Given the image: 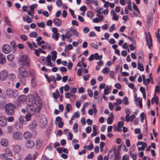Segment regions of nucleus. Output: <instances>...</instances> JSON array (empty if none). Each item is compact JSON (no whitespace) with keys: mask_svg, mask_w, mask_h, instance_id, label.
Here are the masks:
<instances>
[{"mask_svg":"<svg viewBox=\"0 0 160 160\" xmlns=\"http://www.w3.org/2000/svg\"><path fill=\"white\" fill-rule=\"evenodd\" d=\"M18 61L22 66L28 67L30 65L29 57L26 55L20 56L18 58Z\"/></svg>","mask_w":160,"mask_h":160,"instance_id":"obj_1","label":"nucleus"},{"mask_svg":"<svg viewBox=\"0 0 160 160\" xmlns=\"http://www.w3.org/2000/svg\"><path fill=\"white\" fill-rule=\"evenodd\" d=\"M4 109L6 114L9 116H11L14 113L15 108L11 103H8L4 106Z\"/></svg>","mask_w":160,"mask_h":160,"instance_id":"obj_2","label":"nucleus"},{"mask_svg":"<svg viewBox=\"0 0 160 160\" xmlns=\"http://www.w3.org/2000/svg\"><path fill=\"white\" fill-rule=\"evenodd\" d=\"M6 94L7 96L11 98H15L17 97L19 94L17 90H13L11 88H8L7 90Z\"/></svg>","mask_w":160,"mask_h":160,"instance_id":"obj_3","label":"nucleus"},{"mask_svg":"<svg viewBox=\"0 0 160 160\" xmlns=\"http://www.w3.org/2000/svg\"><path fill=\"white\" fill-rule=\"evenodd\" d=\"M19 73L22 77L25 78L28 76V72L27 69L22 66H20L18 69Z\"/></svg>","mask_w":160,"mask_h":160,"instance_id":"obj_4","label":"nucleus"},{"mask_svg":"<svg viewBox=\"0 0 160 160\" xmlns=\"http://www.w3.org/2000/svg\"><path fill=\"white\" fill-rule=\"evenodd\" d=\"M47 119L44 116H42L39 120V126L42 128H45L47 125Z\"/></svg>","mask_w":160,"mask_h":160,"instance_id":"obj_5","label":"nucleus"},{"mask_svg":"<svg viewBox=\"0 0 160 160\" xmlns=\"http://www.w3.org/2000/svg\"><path fill=\"white\" fill-rule=\"evenodd\" d=\"M8 75L7 70H3L0 72V80L2 81L6 80Z\"/></svg>","mask_w":160,"mask_h":160,"instance_id":"obj_6","label":"nucleus"},{"mask_svg":"<svg viewBox=\"0 0 160 160\" xmlns=\"http://www.w3.org/2000/svg\"><path fill=\"white\" fill-rule=\"evenodd\" d=\"M33 104L36 107V108L38 109V110H40L42 107V101L39 97H36L35 98Z\"/></svg>","mask_w":160,"mask_h":160,"instance_id":"obj_7","label":"nucleus"},{"mask_svg":"<svg viewBox=\"0 0 160 160\" xmlns=\"http://www.w3.org/2000/svg\"><path fill=\"white\" fill-rule=\"evenodd\" d=\"M9 81L7 83L9 84H12L13 85L16 79V75L12 73H10L8 75Z\"/></svg>","mask_w":160,"mask_h":160,"instance_id":"obj_8","label":"nucleus"},{"mask_svg":"<svg viewBox=\"0 0 160 160\" xmlns=\"http://www.w3.org/2000/svg\"><path fill=\"white\" fill-rule=\"evenodd\" d=\"M12 137L14 140H20L22 138V135L18 132H15L12 134Z\"/></svg>","mask_w":160,"mask_h":160,"instance_id":"obj_9","label":"nucleus"},{"mask_svg":"<svg viewBox=\"0 0 160 160\" xmlns=\"http://www.w3.org/2000/svg\"><path fill=\"white\" fill-rule=\"evenodd\" d=\"M2 52L5 54L9 53L11 51V48L8 44H5L2 47Z\"/></svg>","mask_w":160,"mask_h":160,"instance_id":"obj_10","label":"nucleus"},{"mask_svg":"<svg viewBox=\"0 0 160 160\" xmlns=\"http://www.w3.org/2000/svg\"><path fill=\"white\" fill-rule=\"evenodd\" d=\"M12 155L11 152L9 149H8L6 152L1 154L0 155V157L2 159H5L8 157L12 156Z\"/></svg>","mask_w":160,"mask_h":160,"instance_id":"obj_11","label":"nucleus"},{"mask_svg":"<svg viewBox=\"0 0 160 160\" xmlns=\"http://www.w3.org/2000/svg\"><path fill=\"white\" fill-rule=\"evenodd\" d=\"M27 109L28 111L32 114L34 113L36 111H37V109L38 110V109L36 108V107L33 104L32 105H28Z\"/></svg>","mask_w":160,"mask_h":160,"instance_id":"obj_12","label":"nucleus"},{"mask_svg":"<svg viewBox=\"0 0 160 160\" xmlns=\"http://www.w3.org/2000/svg\"><path fill=\"white\" fill-rule=\"evenodd\" d=\"M7 124V119L4 116L0 117V127H5Z\"/></svg>","mask_w":160,"mask_h":160,"instance_id":"obj_13","label":"nucleus"},{"mask_svg":"<svg viewBox=\"0 0 160 160\" xmlns=\"http://www.w3.org/2000/svg\"><path fill=\"white\" fill-rule=\"evenodd\" d=\"M34 146V142L31 140L27 141L26 142V146L27 148H32Z\"/></svg>","mask_w":160,"mask_h":160,"instance_id":"obj_14","label":"nucleus"},{"mask_svg":"<svg viewBox=\"0 0 160 160\" xmlns=\"http://www.w3.org/2000/svg\"><path fill=\"white\" fill-rule=\"evenodd\" d=\"M99 57H100L98 53H96L94 54H92L91 55L90 57L88 58V60L90 61L93 60L94 58L97 60H99Z\"/></svg>","mask_w":160,"mask_h":160,"instance_id":"obj_15","label":"nucleus"},{"mask_svg":"<svg viewBox=\"0 0 160 160\" xmlns=\"http://www.w3.org/2000/svg\"><path fill=\"white\" fill-rule=\"evenodd\" d=\"M37 126L36 122L34 120H32L30 122L29 127L30 129L32 130H34L36 128Z\"/></svg>","mask_w":160,"mask_h":160,"instance_id":"obj_16","label":"nucleus"},{"mask_svg":"<svg viewBox=\"0 0 160 160\" xmlns=\"http://www.w3.org/2000/svg\"><path fill=\"white\" fill-rule=\"evenodd\" d=\"M53 22L54 25L57 27H59L62 23V21L58 18H54L53 19Z\"/></svg>","mask_w":160,"mask_h":160,"instance_id":"obj_17","label":"nucleus"},{"mask_svg":"<svg viewBox=\"0 0 160 160\" xmlns=\"http://www.w3.org/2000/svg\"><path fill=\"white\" fill-rule=\"evenodd\" d=\"M152 14L151 13H149L147 16V22L148 25H151L152 22Z\"/></svg>","mask_w":160,"mask_h":160,"instance_id":"obj_18","label":"nucleus"},{"mask_svg":"<svg viewBox=\"0 0 160 160\" xmlns=\"http://www.w3.org/2000/svg\"><path fill=\"white\" fill-rule=\"evenodd\" d=\"M124 125L123 122L122 121L118 122L117 127H115V130H117L118 132L122 131L121 128L123 127Z\"/></svg>","mask_w":160,"mask_h":160,"instance_id":"obj_19","label":"nucleus"},{"mask_svg":"<svg viewBox=\"0 0 160 160\" xmlns=\"http://www.w3.org/2000/svg\"><path fill=\"white\" fill-rule=\"evenodd\" d=\"M148 34H149L150 42H149L148 39L147 35V33H146V42H147V44L148 45L149 48H150V45L151 46H152V38L151 37V35H150L149 32H148Z\"/></svg>","mask_w":160,"mask_h":160,"instance_id":"obj_20","label":"nucleus"},{"mask_svg":"<svg viewBox=\"0 0 160 160\" xmlns=\"http://www.w3.org/2000/svg\"><path fill=\"white\" fill-rule=\"evenodd\" d=\"M51 56L50 55L48 56L46 61V65L47 66H50L52 67H53V65H52V63L51 61Z\"/></svg>","mask_w":160,"mask_h":160,"instance_id":"obj_21","label":"nucleus"},{"mask_svg":"<svg viewBox=\"0 0 160 160\" xmlns=\"http://www.w3.org/2000/svg\"><path fill=\"white\" fill-rule=\"evenodd\" d=\"M130 116H127V117H125V120L127 122H128L129 121L132 122L133 121L134 118H135V116L134 114L132 115L130 117Z\"/></svg>","mask_w":160,"mask_h":160,"instance_id":"obj_22","label":"nucleus"},{"mask_svg":"<svg viewBox=\"0 0 160 160\" xmlns=\"http://www.w3.org/2000/svg\"><path fill=\"white\" fill-rule=\"evenodd\" d=\"M73 29H69L68 30L65 34V38H68L71 37L73 34Z\"/></svg>","mask_w":160,"mask_h":160,"instance_id":"obj_23","label":"nucleus"},{"mask_svg":"<svg viewBox=\"0 0 160 160\" xmlns=\"http://www.w3.org/2000/svg\"><path fill=\"white\" fill-rule=\"evenodd\" d=\"M29 74L32 79H34L36 77V73L35 71L32 69H30L28 71Z\"/></svg>","mask_w":160,"mask_h":160,"instance_id":"obj_24","label":"nucleus"},{"mask_svg":"<svg viewBox=\"0 0 160 160\" xmlns=\"http://www.w3.org/2000/svg\"><path fill=\"white\" fill-rule=\"evenodd\" d=\"M111 15L112 16V19L113 20L118 21V16L117 15L114 11H112L111 12Z\"/></svg>","mask_w":160,"mask_h":160,"instance_id":"obj_25","label":"nucleus"},{"mask_svg":"<svg viewBox=\"0 0 160 160\" xmlns=\"http://www.w3.org/2000/svg\"><path fill=\"white\" fill-rule=\"evenodd\" d=\"M26 98V97L25 95H21L20 96L18 97V99L19 101L21 102H25Z\"/></svg>","mask_w":160,"mask_h":160,"instance_id":"obj_26","label":"nucleus"},{"mask_svg":"<svg viewBox=\"0 0 160 160\" xmlns=\"http://www.w3.org/2000/svg\"><path fill=\"white\" fill-rule=\"evenodd\" d=\"M6 62L5 57L3 56L2 54L0 53V63L3 64Z\"/></svg>","mask_w":160,"mask_h":160,"instance_id":"obj_27","label":"nucleus"},{"mask_svg":"<svg viewBox=\"0 0 160 160\" xmlns=\"http://www.w3.org/2000/svg\"><path fill=\"white\" fill-rule=\"evenodd\" d=\"M1 144L3 146H6L8 144V141L6 138H2L1 140Z\"/></svg>","mask_w":160,"mask_h":160,"instance_id":"obj_28","label":"nucleus"},{"mask_svg":"<svg viewBox=\"0 0 160 160\" xmlns=\"http://www.w3.org/2000/svg\"><path fill=\"white\" fill-rule=\"evenodd\" d=\"M23 136L25 139H28L32 137V135L29 132L26 131L24 133Z\"/></svg>","mask_w":160,"mask_h":160,"instance_id":"obj_29","label":"nucleus"},{"mask_svg":"<svg viewBox=\"0 0 160 160\" xmlns=\"http://www.w3.org/2000/svg\"><path fill=\"white\" fill-rule=\"evenodd\" d=\"M20 150L21 148L18 145H16L13 148V151L15 153H18Z\"/></svg>","mask_w":160,"mask_h":160,"instance_id":"obj_30","label":"nucleus"},{"mask_svg":"<svg viewBox=\"0 0 160 160\" xmlns=\"http://www.w3.org/2000/svg\"><path fill=\"white\" fill-rule=\"evenodd\" d=\"M138 69L141 71H143L144 70V68L143 65L142 63H140L139 61L138 63Z\"/></svg>","mask_w":160,"mask_h":160,"instance_id":"obj_31","label":"nucleus"},{"mask_svg":"<svg viewBox=\"0 0 160 160\" xmlns=\"http://www.w3.org/2000/svg\"><path fill=\"white\" fill-rule=\"evenodd\" d=\"M101 11H97L98 12L97 16L100 19V21H102L104 18L103 16L102 15L103 12H101Z\"/></svg>","mask_w":160,"mask_h":160,"instance_id":"obj_32","label":"nucleus"},{"mask_svg":"<svg viewBox=\"0 0 160 160\" xmlns=\"http://www.w3.org/2000/svg\"><path fill=\"white\" fill-rule=\"evenodd\" d=\"M52 37L53 39L57 40L60 37L59 34L58 33H52Z\"/></svg>","mask_w":160,"mask_h":160,"instance_id":"obj_33","label":"nucleus"},{"mask_svg":"<svg viewBox=\"0 0 160 160\" xmlns=\"http://www.w3.org/2000/svg\"><path fill=\"white\" fill-rule=\"evenodd\" d=\"M111 89V88L109 86H107L104 88V94L105 95H108L109 94L110 92H109V90Z\"/></svg>","mask_w":160,"mask_h":160,"instance_id":"obj_34","label":"nucleus"},{"mask_svg":"<svg viewBox=\"0 0 160 160\" xmlns=\"http://www.w3.org/2000/svg\"><path fill=\"white\" fill-rule=\"evenodd\" d=\"M80 114L79 112L78 111H77L75 113H74L73 115L71 117L72 120H74L75 119V118H78L79 117Z\"/></svg>","mask_w":160,"mask_h":160,"instance_id":"obj_35","label":"nucleus"},{"mask_svg":"<svg viewBox=\"0 0 160 160\" xmlns=\"http://www.w3.org/2000/svg\"><path fill=\"white\" fill-rule=\"evenodd\" d=\"M14 56L13 54H10L8 55L7 57V59L10 61H12L14 59Z\"/></svg>","mask_w":160,"mask_h":160,"instance_id":"obj_36","label":"nucleus"},{"mask_svg":"<svg viewBox=\"0 0 160 160\" xmlns=\"http://www.w3.org/2000/svg\"><path fill=\"white\" fill-rule=\"evenodd\" d=\"M110 114L112 117H109L107 119V123L109 124L112 123L113 117L112 113H111Z\"/></svg>","mask_w":160,"mask_h":160,"instance_id":"obj_37","label":"nucleus"},{"mask_svg":"<svg viewBox=\"0 0 160 160\" xmlns=\"http://www.w3.org/2000/svg\"><path fill=\"white\" fill-rule=\"evenodd\" d=\"M110 71V68L107 67H106L103 69L102 72L104 74H108Z\"/></svg>","mask_w":160,"mask_h":160,"instance_id":"obj_38","label":"nucleus"},{"mask_svg":"<svg viewBox=\"0 0 160 160\" xmlns=\"http://www.w3.org/2000/svg\"><path fill=\"white\" fill-rule=\"evenodd\" d=\"M151 103L153 104L156 103L157 105L158 103V97H155L154 99L152 98L151 99Z\"/></svg>","mask_w":160,"mask_h":160,"instance_id":"obj_39","label":"nucleus"},{"mask_svg":"<svg viewBox=\"0 0 160 160\" xmlns=\"http://www.w3.org/2000/svg\"><path fill=\"white\" fill-rule=\"evenodd\" d=\"M116 101L117 102L114 103V106H118L121 104L122 102V100L121 99H116Z\"/></svg>","mask_w":160,"mask_h":160,"instance_id":"obj_40","label":"nucleus"},{"mask_svg":"<svg viewBox=\"0 0 160 160\" xmlns=\"http://www.w3.org/2000/svg\"><path fill=\"white\" fill-rule=\"evenodd\" d=\"M59 95V93L58 90L56 92H53L52 94L53 97L54 99H57Z\"/></svg>","mask_w":160,"mask_h":160,"instance_id":"obj_41","label":"nucleus"},{"mask_svg":"<svg viewBox=\"0 0 160 160\" xmlns=\"http://www.w3.org/2000/svg\"><path fill=\"white\" fill-rule=\"evenodd\" d=\"M37 24L39 27L41 28H44L45 26V23L43 22L41 23L37 22Z\"/></svg>","mask_w":160,"mask_h":160,"instance_id":"obj_42","label":"nucleus"},{"mask_svg":"<svg viewBox=\"0 0 160 160\" xmlns=\"http://www.w3.org/2000/svg\"><path fill=\"white\" fill-rule=\"evenodd\" d=\"M16 127L17 129L20 130L23 127L22 123H18L16 124Z\"/></svg>","mask_w":160,"mask_h":160,"instance_id":"obj_43","label":"nucleus"},{"mask_svg":"<svg viewBox=\"0 0 160 160\" xmlns=\"http://www.w3.org/2000/svg\"><path fill=\"white\" fill-rule=\"evenodd\" d=\"M151 80V78H148L147 79H145L143 81L144 84L146 86H147Z\"/></svg>","mask_w":160,"mask_h":160,"instance_id":"obj_44","label":"nucleus"},{"mask_svg":"<svg viewBox=\"0 0 160 160\" xmlns=\"http://www.w3.org/2000/svg\"><path fill=\"white\" fill-rule=\"evenodd\" d=\"M4 22H5L8 26H11V24L10 23L8 17L5 16L4 17Z\"/></svg>","mask_w":160,"mask_h":160,"instance_id":"obj_45","label":"nucleus"},{"mask_svg":"<svg viewBox=\"0 0 160 160\" xmlns=\"http://www.w3.org/2000/svg\"><path fill=\"white\" fill-rule=\"evenodd\" d=\"M78 124L77 123H75L73 127V129L74 131L75 132H77L78 131Z\"/></svg>","mask_w":160,"mask_h":160,"instance_id":"obj_46","label":"nucleus"},{"mask_svg":"<svg viewBox=\"0 0 160 160\" xmlns=\"http://www.w3.org/2000/svg\"><path fill=\"white\" fill-rule=\"evenodd\" d=\"M29 36L32 37L36 38L38 37V35L36 32H32L30 34Z\"/></svg>","mask_w":160,"mask_h":160,"instance_id":"obj_47","label":"nucleus"},{"mask_svg":"<svg viewBox=\"0 0 160 160\" xmlns=\"http://www.w3.org/2000/svg\"><path fill=\"white\" fill-rule=\"evenodd\" d=\"M20 38L24 41H27L28 39V37L25 35H22L20 36Z\"/></svg>","mask_w":160,"mask_h":160,"instance_id":"obj_48","label":"nucleus"},{"mask_svg":"<svg viewBox=\"0 0 160 160\" xmlns=\"http://www.w3.org/2000/svg\"><path fill=\"white\" fill-rule=\"evenodd\" d=\"M138 54H140V55L139 56V59L138 61H139L140 62V61H141V62H142L143 61V56L142 54V52H138Z\"/></svg>","mask_w":160,"mask_h":160,"instance_id":"obj_49","label":"nucleus"},{"mask_svg":"<svg viewBox=\"0 0 160 160\" xmlns=\"http://www.w3.org/2000/svg\"><path fill=\"white\" fill-rule=\"evenodd\" d=\"M130 156L132 158L133 160L137 159V155L135 153H132L131 151H130Z\"/></svg>","mask_w":160,"mask_h":160,"instance_id":"obj_50","label":"nucleus"},{"mask_svg":"<svg viewBox=\"0 0 160 160\" xmlns=\"http://www.w3.org/2000/svg\"><path fill=\"white\" fill-rule=\"evenodd\" d=\"M160 92V86H156L155 88V93L154 94V96L156 95V92Z\"/></svg>","mask_w":160,"mask_h":160,"instance_id":"obj_51","label":"nucleus"},{"mask_svg":"<svg viewBox=\"0 0 160 160\" xmlns=\"http://www.w3.org/2000/svg\"><path fill=\"white\" fill-rule=\"evenodd\" d=\"M37 6L38 5L36 4L32 5L29 6L30 10H34Z\"/></svg>","mask_w":160,"mask_h":160,"instance_id":"obj_52","label":"nucleus"},{"mask_svg":"<svg viewBox=\"0 0 160 160\" xmlns=\"http://www.w3.org/2000/svg\"><path fill=\"white\" fill-rule=\"evenodd\" d=\"M124 104L125 105H127L128 104L129 102L128 98L126 97H124L123 99Z\"/></svg>","mask_w":160,"mask_h":160,"instance_id":"obj_53","label":"nucleus"},{"mask_svg":"<svg viewBox=\"0 0 160 160\" xmlns=\"http://www.w3.org/2000/svg\"><path fill=\"white\" fill-rule=\"evenodd\" d=\"M87 16L89 17H93L94 16V14L91 11H89L87 13Z\"/></svg>","mask_w":160,"mask_h":160,"instance_id":"obj_54","label":"nucleus"},{"mask_svg":"<svg viewBox=\"0 0 160 160\" xmlns=\"http://www.w3.org/2000/svg\"><path fill=\"white\" fill-rule=\"evenodd\" d=\"M7 132L8 134L11 133L13 131V128L12 126H9L7 129Z\"/></svg>","mask_w":160,"mask_h":160,"instance_id":"obj_55","label":"nucleus"},{"mask_svg":"<svg viewBox=\"0 0 160 160\" xmlns=\"http://www.w3.org/2000/svg\"><path fill=\"white\" fill-rule=\"evenodd\" d=\"M42 145V141L40 139L37 140L36 143V146H37L40 147Z\"/></svg>","mask_w":160,"mask_h":160,"instance_id":"obj_56","label":"nucleus"},{"mask_svg":"<svg viewBox=\"0 0 160 160\" xmlns=\"http://www.w3.org/2000/svg\"><path fill=\"white\" fill-rule=\"evenodd\" d=\"M88 96L90 97H92L93 96V92L90 89H88Z\"/></svg>","mask_w":160,"mask_h":160,"instance_id":"obj_57","label":"nucleus"},{"mask_svg":"<svg viewBox=\"0 0 160 160\" xmlns=\"http://www.w3.org/2000/svg\"><path fill=\"white\" fill-rule=\"evenodd\" d=\"M6 119L8 122H12L14 121V118L12 116L8 117Z\"/></svg>","mask_w":160,"mask_h":160,"instance_id":"obj_58","label":"nucleus"},{"mask_svg":"<svg viewBox=\"0 0 160 160\" xmlns=\"http://www.w3.org/2000/svg\"><path fill=\"white\" fill-rule=\"evenodd\" d=\"M94 156V152H92L90 154L88 155L87 158L88 159H91L93 158Z\"/></svg>","mask_w":160,"mask_h":160,"instance_id":"obj_59","label":"nucleus"},{"mask_svg":"<svg viewBox=\"0 0 160 160\" xmlns=\"http://www.w3.org/2000/svg\"><path fill=\"white\" fill-rule=\"evenodd\" d=\"M125 112L126 113V115L125 117H127V116H130V115L131 114V112L130 110L128 108H127L125 109Z\"/></svg>","mask_w":160,"mask_h":160,"instance_id":"obj_60","label":"nucleus"},{"mask_svg":"<svg viewBox=\"0 0 160 160\" xmlns=\"http://www.w3.org/2000/svg\"><path fill=\"white\" fill-rule=\"evenodd\" d=\"M90 30V29L88 27H85L83 29V32L85 34L88 33Z\"/></svg>","mask_w":160,"mask_h":160,"instance_id":"obj_61","label":"nucleus"},{"mask_svg":"<svg viewBox=\"0 0 160 160\" xmlns=\"http://www.w3.org/2000/svg\"><path fill=\"white\" fill-rule=\"evenodd\" d=\"M38 153L36 152H35L33 154V157L32 158V160H35L38 157Z\"/></svg>","mask_w":160,"mask_h":160,"instance_id":"obj_62","label":"nucleus"},{"mask_svg":"<svg viewBox=\"0 0 160 160\" xmlns=\"http://www.w3.org/2000/svg\"><path fill=\"white\" fill-rule=\"evenodd\" d=\"M62 2L61 0H58L56 1V4L58 7H61L62 4Z\"/></svg>","mask_w":160,"mask_h":160,"instance_id":"obj_63","label":"nucleus"},{"mask_svg":"<svg viewBox=\"0 0 160 160\" xmlns=\"http://www.w3.org/2000/svg\"><path fill=\"white\" fill-rule=\"evenodd\" d=\"M25 160H32V155L30 154H28L26 156Z\"/></svg>","mask_w":160,"mask_h":160,"instance_id":"obj_64","label":"nucleus"}]
</instances>
